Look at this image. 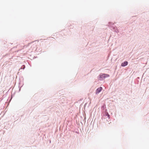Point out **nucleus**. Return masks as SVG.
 Masks as SVG:
<instances>
[{
	"label": "nucleus",
	"instance_id": "nucleus-6",
	"mask_svg": "<svg viewBox=\"0 0 149 149\" xmlns=\"http://www.w3.org/2000/svg\"><path fill=\"white\" fill-rule=\"evenodd\" d=\"M25 68V66L24 65H23L21 68V69H24Z\"/></svg>",
	"mask_w": 149,
	"mask_h": 149
},
{
	"label": "nucleus",
	"instance_id": "nucleus-3",
	"mask_svg": "<svg viewBox=\"0 0 149 149\" xmlns=\"http://www.w3.org/2000/svg\"><path fill=\"white\" fill-rule=\"evenodd\" d=\"M102 87H100L97 89L96 91V94H97L102 90Z\"/></svg>",
	"mask_w": 149,
	"mask_h": 149
},
{
	"label": "nucleus",
	"instance_id": "nucleus-5",
	"mask_svg": "<svg viewBox=\"0 0 149 149\" xmlns=\"http://www.w3.org/2000/svg\"><path fill=\"white\" fill-rule=\"evenodd\" d=\"M105 114L106 115V116H107L108 118H109L110 116L107 112H106L105 113Z\"/></svg>",
	"mask_w": 149,
	"mask_h": 149
},
{
	"label": "nucleus",
	"instance_id": "nucleus-4",
	"mask_svg": "<svg viewBox=\"0 0 149 149\" xmlns=\"http://www.w3.org/2000/svg\"><path fill=\"white\" fill-rule=\"evenodd\" d=\"M128 64V62L127 61H125L124 62H123L121 64V66L123 67H124L127 65Z\"/></svg>",
	"mask_w": 149,
	"mask_h": 149
},
{
	"label": "nucleus",
	"instance_id": "nucleus-1",
	"mask_svg": "<svg viewBox=\"0 0 149 149\" xmlns=\"http://www.w3.org/2000/svg\"><path fill=\"white\" fill-rule=\"evenodd\" d=\"M109 76V74H101L98 77V80L102 81L105 78Z\"/></svg>",
	"mask_w": 149,
	"mask_h": 149
},
{
	"label": "nucleus",
	"instance_id": "nucleus-2",
	"mask_svg": "<svg viewBox=\"0 0 149 149\" xmlns=\"http://www.w3.org/2000/svg\"><path fill=\"white\" fill-rule=\"evenodd\" d=\"M109 27L111 28H112L113 30L115 32L118 33L119 32L118 29H117V28L116 26H111L113 24H112V23L111 22H109Z\"/></svg>",
	"mask_w": 149,
	"mask_h": 149
}]
</instances>
